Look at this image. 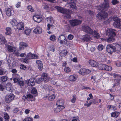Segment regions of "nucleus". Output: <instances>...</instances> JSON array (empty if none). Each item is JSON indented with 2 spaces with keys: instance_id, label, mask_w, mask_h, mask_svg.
Listing matches in <instances>:
<instances>
[{
  "instance_id": "obj_1",
  "label": "nucleus",
  "mask_w": 121,
  "mask_h": 121,
  "mask_svg": "<svg viewBox=\"0 0 121 121\" xmlns=\"http://www.w3.org/2000/svg\"><path fill=\"white\" fill-rule=\"evenodd\" d=\"M118 44H108L106 46V51L110 54H112V53L116 52L117 48L118 47Z\"/></svg>"
},
{
  "instance_id": "obj_2",
  "label": "nucleus",
  "mask_w": 121,
  "mask_h": 121,
  "mask_svg": "<svg viewBox=\"0 0 121 121\" xmlns=\"http://www.w3.org/2000/svg\"><path fill=\"white\" fill-rule=\"evenodd\" d=\"M55 7L59 12L65 14V17L66 18H70L71 17L70 10L65 9L61 7L57 6H56Z\"/></svg>"
},
{
  "instance_id": "obj_3",
  "label": "nucleus",
  "mask_w": 121,
  "mask_h": 121,
  "mask_svg": "<svg viewBox=\"0 0 121 121\" xmlns=\"http://www.w3.org/2000/svg\"><path fill=\"white\" fill-rule=\"evenodd\" d=\"M113 19L114 21L113 24V26L115 28L121 29V21H120V19L116 17H113Z\"/></svg>"
},
{
  "instance_id": "obj_4",
  "label": "nucleus",
  "mask_w": 121,
  "mask_h": 121,
  "mask_svg": "<svg viewBox=\"0 0 121 121\" xmlns=\"http://www.w3.org/2000/svg\"><path fill=\"white\" fill-rule=\"evenodd\" d=\"M82 21L77 19L70 20L69 21L70 24L71 26H76L81 24Z\"/></svg>"
},
{
  "instance_id": "obj_5",
  "label": "nucleus",
  "mask_w": 121,
  "mask_h": 121,
  "mask_svg": "<svg viewBox=\"0 0 121 121\" xmlns=\"http://www.w3.org/2000/svg\"><path fill=\"white\" fill-rule=\"evenodd\" d=\"M108 16V14L106 12L103 11L98 13L97 15V19L99 20H104Z\"/></svg>"
},
{
  "instance_id": "obj_6",
  "label": "nucleus",
  "mask_w": 121,
  "mask_h": 121,
  "mask_svg": "<svg viewBox=\"0 0 121 121\" xmlns=\"http://www.w3.org/2000/svg\"><path fill=\"white\" fill-rule=\"evenodd\" d=\"M22 99L24 101L27 100H28L31 101H34L35 99V97H33L32 95L30 94L24 95L23 96Z\"/></svg>"
},
{
  "instance_id": "obj_7",
  "label": "nucleus",
  "mask_w": 121,
  "mask_h": 121,
  "mask_svg": "<svg viewBox=\"0 0 121 121\" xmlns=\"http://www.w3.org/2000/svg\"><path fill=\"white\" fill-rule=\"evenodd\" d=\"M116 31L114 29H110L106 30L105 33L107 36H114L116 35Z\"/></svg>"
},
{
  "instance_id": "obj_8",
  "label": "nucleus",
  "mask_w": 121,
  "mask_h": 121,
  "mask_svg": "<svg viewBox=\"0 0 121 121\" xmlns=\"http://www.w3.org/2000/svg\"><path fill=\"white\" fill-rule=\"evenodd\" d=\"M58 41H59L60 43L64 45L67 43V41L64 35H61L58 38Z\"/></svg>"
},
{
  "instance_id": "obj_9",
  "label": "nucleus",
  "mask_w": 121,
  "mask_h": 121,
  "mask_svg": "<svg viewBox=\"0 0 121 121\" xmlns=\"http://www.w3.org/2000/svg\"><path fill=\"white\" fill-rule=\"evenodd\" d=\"M14 96L12 94L7 95L6 97L5 101L7 103H10L14 99Z\"/></svg>"
},
{
  "instance_id": "obj_10",
  "label": "nucleus",
  "mask_w": 121,
  "mask_h": 121,
  "mask_svg": "<svg viewBox=\"0 0 121 121\" xmlns=\"http://www.w3.org/2000/svg\"><path fill=\"white\" fill-rule=\"evenodd\" d=\"M91 72L90 70L86 69L85 68H81L78 72L79 73L82 75H84L86 74H87Z\"/></svg>"
},
{
  "instance_id": "obj_11",
  "label": "nucleus",
  "mask_w": 121,
  "mask_h": 121,
  "mask_svg": "<svg viewBox=\"0 0 121 121\" xmlns=\"http://www.w3.org/2000/svg\"><path fill=\"white\" fill-rule=\"evenodd\" d=\"M33 19L35 22L39 23L42 21V17L40 15H35L33 16Z\"/></svg>"
},
{
  "instance_id": "obj_12",
  "label": "nucleus",
  "mask_w": 121,
  "mask_h": 121,
  "mask_svg": "<svg viewBox=\"0 0 121 121\" xmlns=\"http://www.w3.org/2000/svg\"><path fill=\"white\" fill-rule=\"evenodd\" d=\"M105 2L104 3L101 5V9H100V10H106L109 8V3L108 1Z\"/></svg>"
},
{
  "instance_id": "obj_13",
  "label": "nucleus",
  "mask_w": 121,
  "mask_h": 121,
  "mask_svg": "<svg viewBox=\"0 0 121 121\" xmlns=\"http://www.w3.org/2000/svg\"><path fill=\"white\" fill-rule=\"evenodd\" d=\"M91 35L95 39H98L100 38V35L96 31L91 29Z\"/></svg>"
},
{
  "instance_id": "obj_14",
  "label": "nucleus",
  "mask_w": 121,
  "mask_h": 121,
  "mask_svg": "<svg viewBox=\"0 0 121 121\" xmlns=\"http://www.w3.org/2000/svg\"><path fill=\"white\" fill-rule=\"evenodd\" d=\"M35 80L34 78H31L28 81L27 84L29 86H34L35 84Z\"/></svg>"
},
{
  "instance_id": "obj_15",
  "label": "nucleus",
  "mask_w": 121,
  "mask_h": 121,
  "mask_svg": "<svg viewBox=\"0 0 121 121\" xmlns=\"http://www.w3.org/2000/svg\"><path fill=\"white\" fill-rule=\"evenodd\" d=\"M33 31L35 34H40L42 32V29L40 27L37 26L33 30Z\"/></svg>"
},
{
  "instance_id": "obj_16",
  "label": "nucleus",
  "mask_w": 121,
  "mask_h": 121,
  "mask_svg": "<svg viewBox=\"0 0 121 121\" xmlns=\"http://www.w3.org/2000/svg\"><path fill=\"white\" fill-rule=\"evenodd\" d=\"M5 11L6 15L9 17L11 16L14 14V12L12 11L11 9L9 8H6Z\"/></svg>"
},
{
  "instance_id": "obj_17",
  "label": "nucleus",
  "mask_w": 121,
  "mask_h": 121,
  "mask_svg": "<svg viewBox=\"0 0 121 121\" xmlns=\"http://www.w3.org/2000/svg\"><path fill=\"white\" fill-rule=\"evenodd\" d=\"M98 64L95 61L93 60H91V66L94 67V69L92 68L93 70L95 71L97 69V67L98 66Z\"/></svg>"
},
{
  "instance_id": "obj_18",
  "label": "nucleus",
  "mask_w": 121,
  "mask_h": 121,
  "mask_svg": "<svg viewBox=\"0 0 121 121\" xmlns=\"http://www.w3.org/2000/svg\"><path fill=\"white\" fill-rule=\"evenodd\" d=\"M17 28L19 30H23L24 29V24L22 22L17 23Z\"/></svg>"
},
{
  "instance_id": "obj_19",
  "label": "nucleus",
  "mask_w": 121,
  "mask_h": 121,
  "mask_svg": "<svg viewBox=\"0 0 121 121\" xmlns=\"http://www.w3.org/2000/svg\"><path fill=\"white\" fill-rule=\"evenodd\" d=\"M36 63L38 65V67L39 70L42 71L43 69V64L42 62L40 60H37Z\"/></svg>"
},
{
  "instance_id": "obj_20",
  "label": "nucleus",
  "mask_w": 121,
  "mask_h": 121,
  "mask_svg": "<svg viewBox=\"0 0 121 121\" xmlns=\"http://www.w3.org/2000/svg\"><path fill=\"white\" fill-rule=\"evenodd\" d=\"M7 41L5 38L2 35H0V44H5Z\"/></svg>"
},
{
  "instance_id": "obj_21",
  "label": "nucleus",
  "mask_w": 121,
  "mask_h": 121,
  "mask_svg": "<svg viewBox=\"0 0 121 121\" xmlns=\"http://www.w3.org/2000/svg\"><path fill=\"white\" fill-rule=\"evenodd\" d=\"M64 101L62 100H58L57 102L56 105L62 108V107H64L63 106L64 104Z\"/></svg>"
},
{
  "instance_id": "obj_22",
  "label": "nucleus",
  "mask_w": 121,
  "mask_h": 121,
  "mask_svg": "<svg viewBox=\"0 0 121 121\" xmlns=\"http://www.w3.org/2000/svg\"><path fill=\"white\" fill-rule=\"evenodd\" d=\"M84 31L87 33L91 34V28L89 26H84L83 27Z\"/></svg>"
},
{
  "instance_id": "obj_23",
  "label": "nucleus",
  "mask_w": 121,
  "mask_h": 121,
  "mask_svg": "<svg viewBox=\"0 0 121 121\" xmlns=\"http://www.w3.org/2000/svg\"><path fill=\"white\" fill-rule=\"evenodd\" d=\"M68 53L67 51L65 49H64L61 51L59 53V55L61 57H63L66 56Z\"/></svg>"
},
{
  "instance_id": "obj_24",
  "label": "nucleus",
  "mask_w": 121,
  "mask_h": 121,
  "mask_svg": "<svg viewBox=\"0 0 121 121\" xmlns=\"http://www.w3.org/2000/svg\"><path fill=\"white\" fill-rule=\"evenodd\" d=\"M43 80L46 82L48 81V75L46 73H43L41 76Z\"/></svg>"
},
{
  "instance_id": "obj_25",
  "label": "nucleus",
  "mask_w": 121,
  "mask_h": 121,
  "mask_svg": "<svg viewBox=\"0 0 121 121\" xmlns=\"http://www.w3.org/2000/svg\"><path fill=\"white\" fill-rule=\"evenodd\" d=\"M18 23V22L16 19L15 18H13L10 21V23L13 26H16Z\"/></svg>"
},
{
  "instance_id": "obj_26",
  "label": "nucleus",
  "mask_w": 121,
  "mask_h": 121,
  "mask_svg": "<svg viewBox=\"0 0 121 121\" xmlns=\"http://www.w3.org/2000/svg\"><path fill=\"white\" fill-rule=\"evenodd\" d=\"M8 50L10 52H14L16 50V49L15 47H13L12 46L8 45Z\"/></svg>"
},
{
  "instance_id": "obj_27",
  "label": "nucleus",
  "mask_w": 121,
  "mask_h": 121,
  "mask_svg": "<svg viewBox=\"0 0 121 121\" xmlns=\"http://www.w3.org/2000/svg\"><path fill=\"white\" fill-rule=\"evenodd\" d=\"M26 47L27 45L25 43L21 42L20 43L19 49L21 50L23 49Z\"/></svg>"
},
{
  "instance_id": "obj_28",
  "label": "nucleus",
  "mask_w": 121,
  "mask_h": 121,
  "mask_svg": "<svg viewBox=\"0 0 121 121\" xmlns=\"http://www.w3.org/2000/svg\"><path fill=\"white\" fill-rule=\"evenodd\" d=\"M109 37L107 39V41L109 43H111L112 42H113L115 40V38L114 36H108Z\"/></svg>"
},
{
  "instance_id": "obj_29",
  "label": "nucleus",
  "mask_w": 121,
  "mask_h": 121,
  "mask_svg": "<svg viewBox=\"0 0 121 121\" xmlns=\"http://www.w3.org/2000/svg\"><path fill=\"white\" fill-rule=\"evenodd\" d=\"M57 106V107L55 109L54 111V112L56 113L59 112L62 109H64L65 108V107H62V108H61L59 106Z\"/></svg>"
},
{
  "instance_id": "obj_30",
  "label": "nucleus",
  "mask_w": 121,
  "mask_h": 121,
  "mask_svg": "<svg viewBox=\"0 0 121 121\" xmlns=\"http://www.w3.org/2000/svg\"><path fill=\"white\" fill-rule=\"evenodd\" d=\"M69 4L70 7L73 8H74L76 6L75 3L74 2V0H71L69 2Z\"/></svg>"
},
{
  "instance_id": "obj_31",
  "label": "nucleus",
  "mask_w": 121,
  "mask_h": 121,
  "mask_svg": "<svg viewBox=\"0 0 121 121\" xmlns=\"http://www.w3.org/2000/svg\"><path fill=\"white\" fill-rule=\"evenodd\" d=\"M90 38V35H86L83 37L82 39L84 41L86 42L89 41Z\"/></svg>"
},
{
  "instance_id": "obj_32",
  "label": "nucleus",
  "mask_w": 121,
  "mask_h": 121,
  "mask_svg": "<svg viewBox=\"0 0 121 121\" xmlns=\"http://www.w3.org/2000/svg\"><path fill=\"white\" fill-rule=\"evenodd\" d=\"M8 77L6 76H3L1 77H0V82H5L8 79Z\"/></svg>"
},
{
  "instance_id": "obj_33",
  "label": "nucleus",
  "mask_w": 121,
  "mask_h": 121,
  "mask_svg": "<svg viewBox=\"0 0 121 121\" xmlns=\"http://www.w3.org/2000/svg\"><path fill=\"white\" fill-rule=\"evenodd\" d=\"M6 32L5 34L6 35H10L11 34V29L10 27H8L6 29Z\"/></svg>"
},
{
  "instance_id": "obj_34",
  "label": "nucleus",
  "mask_w": 121,
  "mask_h": 121,
  "mask_svg": "<svg viewBox=\"0 0 121 121\" xmlns=\"http://www.w3.org/2000/svg\"><path fill=\"white\" fill-rule=\"evenodd\" d=\"M6 90L8 91H12L11 90L12 85L10 83H8L6 84Z\"/></svg>"
},
{
  "instance_id": "obj_35",
  "label": "nucleus",
  "mask_w": 121,
  "mask_h": 121,
  "mask_svg": "<svg viewBox=\"0 0 121 121\" xmlns=\"http://www.w3.org/2000/svg\"><path fill=\"white\" fill-rule=\"evenodd\" d=\"M101 101V100L100 99H94L92 100V102H91V104L92 103H93L94 104H98L99 103H100Z\"/></svg>"
},
{
  "instance_id": "obj_36",
  "label": "nucleus",
  "mask_w": 121,
  "mask_h": 121,
  "mask_svg": "<svg viewBox=\"0 0 121 121\" xmlns=\"http://www.w3.org/2000/svg\"><path fill=\"white\" fill-rule=\"evenodd\" d=\"M119 115V112L115 111L112 112L111 115V116L112 117H115L116 118Z\"/></svg>"
},
{
  "instance_id": "obj_37",
  "label": "nucleus",
  "mask_w": 121,
  "mask_h": 121,
  "mask_svg": "<svg viewBox=\"0 0 121 121\" xmlns=\"http://www.w3.org/2000/svg\"><path fill=\"white\" fill-rule=\"evenodd\" d=\"M33 54H32L31 52H30L27 54L26 57L29 60L33 59Z\"/></svg>"
},
{
  "instance_id": "obj_38",
  "label": "nucleus",
  "mask_w": 121,
  "mask_h": 121,
  "mask_svg": "<svg viewBox=\"0 0 121 121\" xmlns=\"http://www.w3.org/2000/svg\"><path fill=\"white\" fill-rule=\"evenodd\" d=\"M77 97L75 94L73 95L72 96V98L71 100V102L73 103H74L76 100Z\"/></svg>"
},
{
  "instance_id": "obj_39",
  "label": "nucleus",
  "mask_w": 121,
  "mask_h": 121,
  "mask_svg": "<svg viewBox=\"0 0 121 121\" xmlns=\"http://www.w3.org/2000/svg\"><path fill=\"white\" fill-rule=\"evenodd\" d=\"M69 80L71 81H74L76 80V78L74 76L71 75L69 77Z\"/></svg>"
},
{
  "instance_id": "obj_40",
  "label": "nucleus",
  "mask_w": 121,
  "mask_h": 121,
  "mask_svg": "<svg viewBox=\"0 0 121 121\" xmlns=\"http://www.w3.org/2000/svg\"><path fill=\"white\" fill-rule=\"evenodd\" d=\"M56 95L55 94H52L49 96L48 98V99L50 101L53 100L56 97Z\"/></svg>"
},
{
  "instance_id": "obj_41",
  "label": "nucleus",
  "mask_w": 121,
  "mask_h": 121,
  "mask_svg": "<svg viewBox=\"0 0 121 121\" xmlns=\"http://www.w3.org/2000/svg\"><path fill=\"white\" fill-rule=\"evenodd\" d=\"M4 118L5 119V121H8L10 117L9 115L7 113H6L4 114Z\"/></svg>"
},
{
  "instance_id": "obj_42",
  "label": "nucleus",
  "mask_w": 121,
  "mask_h": 121,
  "mask_svg": "<svg viewBox=\"0 0 121 121\" xmlns=\"http://www.w3.org/2000/svg\"><path fill=\"white\" fill-rule=\"evenodd\" d=\"M29 60L26 57L22 58V61L24 63H29Z\"/></svg>"
},
{
  "instance_id": "obj_43",
  "label": "nucleus",
  "mask_w": 121,
  "mask_h": 121,
  "mask_svg": "<svg viewBox=\"0 0 121 121\" xmlns=\"http://www.w3.org/2000/svg\"><path fill=\"white\" fill-rule=\"evenodd\" d=\"M106 65L104 64H101L99 66V68L100 69L105 70Z\"/></svg>"
},
{
  "instance_id": "obj_44",
  "label": "nucleus",
  "mask_w": 121,
  "mask_h": 121,
  "mask_svg": "<svg viewBox=\"0 0 121 121\" xmlns=\"http://www.w3.org/2000/svg\"><path fill=\"white\" fill-rule=\"evenodd\" d=\"M56 36L54 35H51L50 38V39L53 41H55L56 40Z\"/></svg>"
},
{
  "instance_id": "obj_45",
  "label": "nucleus",
  "mask_w": 121,
  "mask_h": 121,
  "mask_svg": "<svg viewBox=\"0 0 121 121\" xmlns=\"http://www.w3.org/2000/svg\"><path fill=\"white\" fill-rule=\"evenodd\" d=\"M112 69V67L111 66H108L106 65L105 70L110 71Z\"/></svg>"
},
{
  "instance_id": "obj_46",
  "label": "nucleus",
  "mask_w": 121,
  "mask_h": 121,
  "mask_svg": "<svg viewBox=\"0 0 121 121\" xmlns=\"http://www.w3.org/2000/svg\"><path fill=\"white\" fill-rule=\"evenodd\" d=\"M31 32V30L30 29H27L24 31L26 35H28Z\"/></svg>"
},
{
  "instance_id": "obj_47",
  "label": "nucleus",
  "mask_w": 121,
  "mask_h": 121,
  "mask_svg": "<svg viewBox=\"0 0 121 121\" xmlns=\"http://www.w3.org/2000/svg\"><path fill=\"white\" fill-rule=\"evenodd\" d=\"M114 81L115 82H116L113 85V87H115L116 86H118L119 84V81L115 79L114 80Z\"/></svg>"
},
{
  "instance_id": "obj_48",
  "label": "nucleus",
  "mask_w": 121,
  "mask_h": 121,
  "mask_svg": "<svg viewBox=\"0 0 121 121\" xmlns=\"http://www.w3.org/2000/svg\"><path fill=\"white\" fill-rule=\"evenodd\" d=\"M65 72L69 73L70 71L71 70L70 68L68 67H66L64 69Z\"/></svg>"
},
{
  "instance_id": "obj_49",
  "label": "nucleus",
  "mask_w": 121,
  "mask_h": 121,
  "mask_svg": "<svg viewBox=\"0 0 121 121\" xmlns=\"http://www.w3.org/2000/svg\"><path fill=\"white\" fill-rule=\"evenodd\" d=\"M31 92L32 94H35L37 92V90L36 89L33 88L32 89Z\"/></svg>"
},
{
  "instance_id": "obj_50",
  "label": "nucleus",
  "mask_w": 121,
  "mask_h": 121,
  "mask_svg": "<svg viewBox=\"0 0 121 121\" xmlns=\"http://www.w3.org/2000/svg\"><path fill=\"white\" fill-rule=\"evenodd\" d=\"M43 79L42 78H39L37 79L36 80V82L38 84L40 83L42 81Z\"/></svg>"
},
{
  "instance_id": "obj_51",
  "label": "nucleus",
  "mask_w": 121,
  "mask_h": 121,
  "mask_svg": "<svg viewBox=\"0 0 121 121\" xmlns=\"http://www.w3.org/2000/svg\"><path fill=\"white\" fill-rule=\"evenodd\" d=\"M104 47V46L102 44H100L98 46L97 48L99 51H101L103 50Z\"/></svg>"
},
{
  "instance_id": "obj_52",
  "label": "nucleus",
  "mask_w": 121,
  "mask_h": 121,
  "mask_svg": "<svg viewBox=\"0 0 121 121\" xmlns=\"http://www.w3.org/2000/svg\"><path fill=\"white\" fill-rule=\"evenodd\" d=\"M49 49L50 51L52 52H54L55 51V47L53 45H51L50 46Z\"/></svg>"
},
{
  "instance_id": "obj_53",
  "label": "nucleus",
  "mask_w": 121,
  "mask_h": 121,
  "mask_svg": "<svg viewBox=\"0 0 121 121\" xmlns=\"http://www.w3.org/2000/svg\"><path fill=\"white\" fill-rule=\"evenodd\" d=\"M20 79L17 78H15L13 79L14 83L18 82Z\"/></svg>"
},
{
  "instance_id": "obj_54",
  "label": "nucleus",
  "mask_w": 121,
  "mask_h": 121,
  "mask_svg": "<svg viewBox=\"0 0 121 121\" xmlns=\"http://www.w3.org/2000/svg\"><path fill=\"white\" fill-rule=\"evenodd\" d=\"M18 84L21 86H22L24 85V82L20 80L18 82Z\"/></svg>"
},
{
  "instance_id": "obj_55",
  "label": "nucleus",
  "mask_w": 121,
  "mask_h": 121,
  "mask_svg": "<svg viewBox=\"0 0 121 121\" xmlns=\"http://www.w3.org/2000/svg\"><path fill=\"white\" fill-rule=\"evenodd\" d=\"M119 2L117 0H112L111 3L113 5H115L118 3Z\"/></svg>"
},
{
  "instance_id": "obj_56",
  "label": "nucleus",
  "mask_w": 121,
  "mask_h": 121,
  "mask_svg": "<svg viewBox=\"0 0 121 121\" xmlns=\"http://www.w3.org/2000/svg\"><path fill=\"white\" fill-rule=\"evenodd\" d=\"M73 35L71 34L69 35L68 36V38L69 40H72L73 39Z\"/></svg>"
},
{
  "instance_id": "obj_57",
  "label": "nucleus",
  "mask_w": 121,
  "mask_h": 121,
  "mask_svg": "<svg viewBox=\"0 0 121 121\" xmlns=\"http://www.w3.org/2000/svg\"><path fill=\"white\" fill-rule=\"evenodd\" d=\"M27 9L30 11L31 12H34V10L32 9V7L31 6H28L27 7Z\"/></svg>"
},
{
  "instance_id": "obj_58",
  "label": "nucleus",
  "mask_w": 121,
  "mask_h": 121,
  "mask_svg": "<svg viewBox=\"0 0 121 121\" xmlns=\"http://www.w3.org/2000/svg\"><path fill=\"white\" fill-rule=\"evenodd\" d=\"M16 52H15L14 53V54L16 56H18L19 55V52H20V51L19 50L17 51H16Z\"/></svg>"
},
{
  "instance_id": "obj_59",
  "label": "nucleus",
  "mask_w": 121,
  "mask_h": 121,
  "mask_svg": "<svg viewBox=\"0 0 121 121\" xmlns=\"http://www.w3.org/2000/svg\"><path fill=\"white\" fill-rule=\"evenodd\" d=\"M86 102L87 103H85L84 104V106L88 107L91 105V102H90L88 103V102L87 101H86Z\"/></svg>"
},
{
  "instance_id": "obj_60",
  "label": "nucleus",
  "mask_w": 121,
  "mask_h": 121,
  "mask_svg": "<svg viewBox=\"0 0 121 121\" xmlns=\"http://www.w3.org/2000/svg\"><path fill=\"white\" fill-rule=\"evenodd\" d=\"M21 6V2H19L17 3L16 5V7L17 8H20Z\"/></svg>"
},
{
  "instance_id": "obj_61",
  "label": "nucleus",
  "mask_w": 121,
  "mask_h": 121,
  "mask_svg": "<svg viewBox=\"0 0 121 121\" xmlns=\"http://www.w3.org/2000/svg\"><path fill=\"white\" fill-rule=\"evenodd\" d=\"M19 111L18 108H15L13 110V112L14 113H16Z\"/></svg>"
},
{
  "instance_id": "obj_62",
  "label": "nucleus",
  "mask_w": 121,
  "mask_h": 121,
  "mask_svg": "<svg viewBox=\"0 0 121 121\" xmlns=\"http://www.w3.org/2000/svg\"><path fill=\"white\" fill-rule=\"evenodd\" d=\"M27 121H33V119L32 118L27 117L26 118Z\"/></svg>"
},
{
  "instance_id": "obj_63",
  "label": "nucleus",
  "mask_w": 121,
  "mask_h": 121,
  "mask_svg": "<svg viewBox=\"0 0 121 121\" xmlns=\"http://www.w3.org/2000/svg\"><path fill=\"white\" fill-rule=\"evenodd\" d=\"M20 68L21 69L24 70L26 68V66L24 65H21Z\"/></svg>"
},
{
  "instance_id": "obj_64",
  "label": "nucleus",
  "mask_w": 121,
  "mask_h": 121,
  "mask_svg": "<svg viewBox=\"0 0 121 121\" xmlns=\"http://www.w3.org/2000/svg\"><path fill=\"white\" fill-rule=\"evenodd\" d=\"M11 72L13 73H16L17 72V71L14 69H12Z\"/></svg>"
}]
</instances>
